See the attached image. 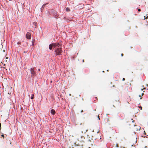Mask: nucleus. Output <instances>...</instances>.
I'll return each instance as SVG.
<instances>
[{"instance_id":"1","label":"nucleus","mask_w":148,"mask_h":148,"mask_svg":"<svg viewBox=\"0 0 148 148\" xmlns=\"http://www.w3.org/2000/svg\"><path fill=\"white\" fill-rule=\"evenodd\" d=\"M61 48H58L55 51V52H56V55H61L62 52V51L61 50Z\"/></svg>"},{"instance_id":"2","label":"nucleus","mask_w":148,"mask_h":148,"mask_svg":"<svg viewBox=\"0 0 148 148\" xmlns=\"http://www.w3.org/2000/svg\"><path fill=\"white\" fill-rule=\"evenodd\" d=\"M35 67L31 68L30 69L31 73L32 75V76L34 75L36 73V72L35 70Z\"/></svg>"},{"instance_id":"3","label":"nucleus","mask_w":148,"mask_h":148,"mask_svg":"<svg viewBox=\"0 0 148 148\" xmlns=\"http://www.w3.org/2000/svg\"><path fill=\"white\" fill-rule=\"evenodd\" d=\"M52 44L53 46V47L54 48L56 47H59L61 46L62 44V43L61 42H60L59 43H53Z\"/></svg>"},{"instance_id":"4","label":"nucleus","mask_w":148,"mask_h":148,"mask_svg":"<svg viewBox=\"0 0 148 148\" xmlns=\"http://www.w3.org/2000/svg\"><path fill=\"white\" fill-rule=\"evenodd\" d=\"M31 34L29 32H27L26 34V37L28 39H30L31 38Z\"/></svg>"},{"instance_id":"5","label":"nucleus","mask_w":148,"mask_h":148,"mask_svg":"<svg viewBox=\"0 0 148 148\" xmlns=\"http://www.w3.org/2000/svg\"><path fill=\"white\" fill-rule=\"evenodd\" d=\"M82 132H84V133H86L88 131V129L84 128H82Z\"/></svg>"},{"instance_id":"6","label":"nucleus","mask_w":148,"mask_h":148,"mask_svg":"<svg viewBox=\"0 0 148 148\" xmlns=\"http://www.w3.org/2000/svg\"><path fill=\"white\" fill-rule=\"evenodd\" d=\"M51 113L52 114H56V112L53 109H52L51 110Z\"/></svg>"},{"instance_id":"7","label":"nucleus","mask_w":148,"mask_h":148,"mask_svg":"<svg viewBox=\"0 0 148 148\" xmlns=\"http://www.w3.org/2000/svg\"><path fill=\"white\" fill-rule=\"evenodd\" d=\"M53 47L52 44H50L49 46V48L50 50H51L52 47Z\"/></svg>"},{"instance_id":"8","label":"nucleus","mask_w":148,"mask_h":148,"mask_svg":"<svg viewBox=\"0 0 148 148\" xmlns=\"http://www.w3.org/2000/svg\"><path fill=\"white\" fill-rule=\"evenodd\" d=\"M34 94H32L31 95V99H34Z\"/></svg>"},{"instance_id":"9","label":"nucleus","mask_w":148,"mask_h":148,"mask_svg":"<svg viewBox=\"0 0 148 148\" xmlns=\"http://www.w3.org/2000/svg\"><path fill=\"white\" fill-rule=\"evenodd\" d=\"M66 10L67 11H68L70 10L69 9V8H66Z\"/></svg>"},{"instance_id":"10","label":"nucleus","mask_w":148,"mask_h":148,"mask_svg":"<svg viewBox=\"0 0 148 148\" xmlns=\"http://www.w3.org/2000/svg\"><path fill=\"white\" fill-rule=\"evenodd\" d=\"M18 44H19V45H21V42H17V43Z\"/></svg>"},{"instance_id":"11","label":"nucleus","mask_w":148,"mask_h":148,"mask_svg":"<svg viewBox=\"0 0 148 148\" xmlns=\"http://www.w3.org/2000/svg\"><path fill=\"white\" fill-rule=\"evenodd\" d=\"M147 17H148V16H147V17H146V18H147ZM144 19H145L146 18L145 16H144Z\"/></svg>"},{"instance_id":"12","label":"nucleus","mask_w":148,"mask_h":148,"mask_svg":"<svg viewBox=\"0 0 148 148\" xmlns=\"http://www.w3.org/2000/svg\"><path fill=\"white\" fill-rule=\"evenodd\" d=\"M45 5H46V4H43V5H42V7H44V6H45Z\"/></svg>"},{"instance_id":"13","label":"nucleus","mask_w":148,"mask_h":148,"mask_svg":"<svg viewBox=\"0 0 148 148\" xmlns=\"http://www.w3.org/2000/svg\"><path fill=\"white\" fill-rule=\"evenodd\" d=\"M125 79L124 78H123L122 80L123 81H125Z\"/></svg>"},{"instance_id":"14","label":"nucleus","mask_w":148,"mask_h":148,"mask_svg":"<svg viewBox=\"0 0 148 148\" xmlns=\"http://www.w3.org/2000/svg\"><path fill=\"white\" fill-rule=\"evenodd\" d=\"M140 11H141V10H140V9H138V11L139 12H140Z\"/></svg>"},{"instance_id":"15","label":"nucleus","mask_w":148,"mask_h":148,"mask_svg":"<svg viewBox=\"0 0 148 148\" xmlns=\"http://www.w3.org/2000/svg\"><path fill=\"white\" fill-rule=\"evenodd\" d=\"M139 108H140V109H141V110H142V107H141V106H140V107H139Z\"/></svg>"},{"instance_id":"16","label":"nucleus","mask_w":148,"mask_h":148,"mask_svg":"<svg viewBox=\"0 0 148 148\" xmlns=\"http://www.w3.org/2000/svg\"><path fill=\"white\" fill-rule=\"evenodd\" d=\"M121 55L122 56H123V53H122Z\"/></svg>"},{"instance_id":"17","label":"nucleus","mask_w":148,"mask_h":148,"mask_svg":"<svg viewBox=\"0 0 148 148\" xmlns=\"http://www.w3.org/2000/svg\"><path fill=\"white\" fill-rule=\"evenodd\" d=\"M98 118L99 119V120L100 119V118H99V115L98 116Z\"/></svg>"},{"instance_id":"18","label":"nucleus","mask_w":148,"mask_h":148,"mask_svg":"<svg viewBox=\"0 0 148 148\" xmlns=\"http://www.w3.org/2000/svg\"><path fill=\"white\" fill-rule=\"evenodd\" d=\"M1 129V124L0 123V130Z\"/></svg>"},{"instance_id":"19","label":"nucleus","mask_w":148,"mask_h":148,"mask_svg":"<svg viewBox=\"0 0 148 148\" xmlns=\"http://www.w3.org/2000/svg\"><path fill=\"white\" fill-rule=\"evenodd\" d=\"M1 136H2V137H4V136L3 135H1Z\"/></svg>"},{"instance_id":"20","label":"nucleus","mask_w":148,"mask_h":148,"mask_svg":"<svg viewBox=\"0 0 148 148\" xmlns=\"http://www.w3.org/2000/svg\"><path fill=\"white\" fill-rule=\"evenodd\" d=\"M83 112V110H82L81 111V112Z\"/></svg>"},{"instance_id":"21","label":"nucleus","mask_w":148,"mask_h":148,"mask_svg":"<svg viewBox=\"0 0 148 148\" xmlns=\"http://www.w3.org/2000/svg\"><path fill=\"white\" fill-rule=\"evenodd\" d=\"M38 71H40V69H38Z\"/></svg>"},{"instance_id":"22","label":"nucleus","mask_w":148,"mask_h":148,"mask_svg":"<svg viewBox=\"0 0 148 148\" xmlns=\"http://www.w3.org/2000/svg\"><path fill=\"white\" fill-rule=\"evenodd\" d=\"M83 62H84V60H83Z\"/></svg>"},{"instance_id":"23","label":"nucleus","mask_w":148,"mask_h":148,"mask_svg":"<svg viewBox=\"0 0 148 148\" xmlns=\"http://www.w3.org/2000/svg\"><path fill=\"white\" fill-rule=\"evenodd\" d=\"M26 52L24 51V53H26Z\"/></svg>"},{"instance_id":"24","label":"nucleus","mask_w":148,"mask_h":148,"mask_svg":"<svg viewBox=\"0 0 148 148\" xmlns=\"http://www.w3.org/2000/svg\"><path fill=\"white\" fill-rule=\"evenodd\" d=\"M113 86V87H114V86Z\"/></svg>"},{"instance_id":"25","label":"nucleus","mask_w":148,"mask_h":148,"mask_svg":"<svg viewBox=\"0 0 148 148\" xmlns=\"http://www.w3.org/2000/svg\"><path fill=\"white\" fill-rule=\"evenodd\" d=\"M89 148H90V147H89Z\"/></svg>"}]
</instances>
